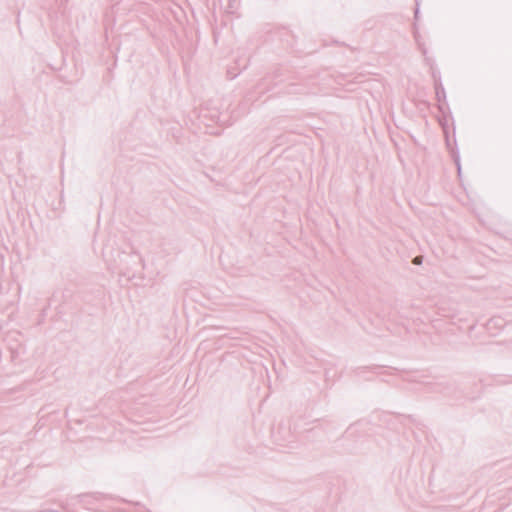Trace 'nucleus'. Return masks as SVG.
<instances>
[{
    "label": "nucleus",
    "instance_id": "obj_1",
    "mask_svg": "<svg viewBox=\"0 0 512 512\" xmlns=\"http://www.w3.org/2000/svg\"><path fill=\"white\" fill-rule=\"evenodd\" d=\"M421 261H422V258L420 256H417V257L414 258L413 263L414 264H420Z\"/></svg>",
    "mask_w": 512,
    "mask_h": 512
}]
</instances>
